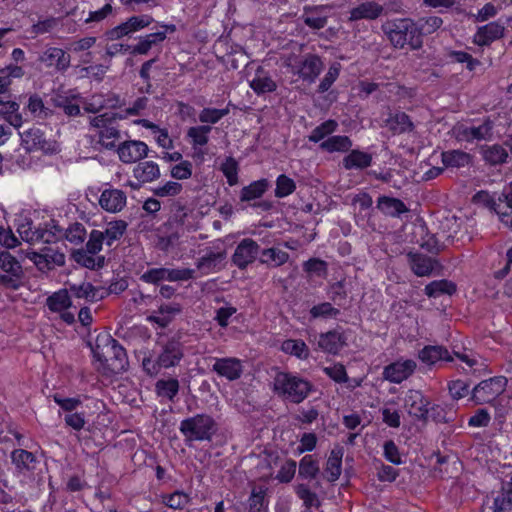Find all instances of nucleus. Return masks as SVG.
Listing matches in <instances>:
<instances>
[{
  "label": "nucleus",
  "mask_w": 512,
  "mask_h": 512,
  "mask_svg": "<svg viewBox=\"0 0 512 512\" xmlns=\"http://www.w3.org/2000/svg\"><path fill=\"white\" fill-rule=\"evenodd\" d=\"M344 451L341 446L334 447L329 454L325 466V478L329 482H335L339 479L342 472V457Z\"/></svg>",
  "instance_id": "31"
},
{
  "label": "nucleus",
  "mask_w": 512,
  "mask_h": 512,
  "mask_svg": "<svg viewBox=\"0 0 512 512\" xmlns=\"http://www.w3.org/2000/svg\"><path fill=\"white\" fill-rule=\"evenodd\" d=\"M416 366L414 360H398L386 366L383 375L386 380L399 384L414 373Z\"/></svg>",
  "instance_id": "19"
},
{
  "label": "nucleus",
  "mask_w": 512,
  "mask_h": 512,
  "mask_svg": "<svg viewBox=\"0 0 512 512\" xmlns=\"http://www.w3.org/2000/svg\"><path fill=\"white\" fill-rule=\"evenodd\" d=\"M382 30L395 48L409 44L412 49H418L422 45L418 26L410 19L388 20L382 25Z\"/></svg>",
  "instance_id": "2"
},
{
  "label": "nucleus",
  "mask_w": 512,
  "mask_h": 512,
  "mask_svg": "<svg viewBox=\"0 0 512 512\" xmlns=\"http://www.w3.org/2000/svg\"><path fill=\"white\" fill-rule=\"evenodd\" d=\"M250 87L257 95H261L274 92L277 84L270 74L263 67L259 66L255 71L253 79L250 81Z\"/></svg>",
  "instance_id": "30"
},
{
  "label": "nucleus",
  "mask_w": 512,
  "mask_h": 512,
  "mask_svg": "<svg viewBox=\"0 0 512 512\" xmlns=\"http://www.w3.org/2000/svg\"><path fill=\"white\" fill-rule=\"evenodd\" d=\"M269 187V183L266 179H260L250 183L241 189L240 199L241 201H252L263 196Z\"/></svg>",
  "instance_id": "47"
},
{
  "label": "nucleus",
  "mask_w": 512,
  "mask_h": 512,
  "mask_svg": "<svg viewBox=\"0 0 512 512\" xmlns=\"http://www.w3.org/2000/svg\"><path fill=\"white\" fill-rule=\"evenodd\" d=\"M418 358L426 365L432 366L439 361L451 362L449 351L441 345H427L418 353Z\"/></svg>",
  "instance_id": "28"
},
{
  "label": "nucleus",
  "mask_w": 512,
  "mask_h": 512,
  "mask_svg": "<svg viewBox=\"0 0 512 512\" xmlns=\"http://www.w3.org/2000/svg\"><path fill=\"white\" fill-rule=\"evenodd\" d=\"M429 405V399L418 390H409L404 399V407L407 413L422 421L428 419Z\"/></svg>",
  "instance_id": "16"
},
{
  "label": "nucleus",
  "mask_w": 512,
  "mask_h": 512,
  "mask_svg": "<svg viewBox=\"0 0 512 512\" xmlns=\"http://www.w3.org/2000/svg\"><path fill=\"white\" fill-rule=\"evenodd\" d=\"M24 272L21 263L8 251H0V285L17 290L22 283Z\"/></svg>",
  "instance_id": "7"
},
{
  "label": "nucleus",
  "mask_w": 512,
  "mask_h": 512,
  "mask_svg": "<svg viewBox=\"0 0 512 512\" xmlns=\"http://www.w3.org/2000/svg\"><path fill=\"white\" fill-rule=\"evenodd\" d=\"M160 169L154 161L140 162L133 169V176L142 183H150L160 177Z\"/></svg>",
  "instance_id": "35"
},
{
  "label": "nucleus",
  "mask_w": 512,
  "mask_h": 512,
  "mask_svg": "<svg viewBox=\"0 0 512 512\" xmlns=\"http://www.w3.org/2000/svg\"><path fill=\"white\" fill-rule=\"evenodd\" d=\"M296 189V184L293 179L282 174L277 177L275 196L278 198H284L292 194Z\"/></svg>",
  "instance_id": "59"
},
{
  "label": "nucleus",
  "mask_w": 512,
  "mask_h": 512,
  "mask_svg": "<svg viewBox=\"0 0 512 512\" xmlns=\"http://www.w3.org/2000/svg\"><path fill=\"white\" fill-rule=\"evenodd\" d=\"M116 151L121 162L131 164L147 156L148 146L139 140H128L120 143Z\"/></svg>",
  "instance_id": "17"
},
{
  "label": "nucleus",
  "mask_w": 512,
  "mask_h": 512,
  "mask_svg": "<svg viewBox=\"0 0 512 512\" xmlns=\"http://www.w3.org/2000/svg\"><path fill=\"white\" fill-rule=\"evenodd\" d=\"M386 125L394 134L409 132L414 127L410 117L404 112H397L391 115L387 119Z\"/></svg>",
  "instance_id": "43"
},
{
  "label": "nucleus",
  "mask_w": 512,
  "mask_h": 512,
  "mask_svg": "<svg viewBox=\"0 0 512 512\" xmlns=\"http://www.w3.org/2000/svg\"><path fill=\"white\" fill-rule=\"evenodd\" d=\"M127 229V223L123 220L111 221L107 224L104 231H101L105 244L112 246V244L119 240Z\"/></svg>",
  "instance_id": "50"
},
{
  "label": "nucleus",
  "mask_w": 512,
  "mask_h": 512,
  "mask_svg": "<svg viewBox=\"0 0 512 512\" xmlns=\"http://www.w3.org/2000/svg\"><path fill=\"white\" fill-rule=\"evenodd\" d=\"M282 351L294 355L300 359H305L309 355V349L304 341L297 339H288L282 343Z\"/></svg>",
  "instance_id": "53"
},
{
  "label": "nucleus",
  "mask_w": 512,
  "mask_h": 512,
  "mask_svg": "<svg viewBox=\"0 0 512 512\" xmlns=\"http://www.w3.org/2000/svg\"><path fill=\"white\" fill-rule=\"evenodd\" d=\"M230 112L229 108L217 109V108H204L199 113V121L205 124H216L223 117L228 115Z\"/></svg>",
  "instance_id": "57"
},
{
  "label": "nucleus",
  "mask_w": 512,
  "mask_h": 512,
  "mask_svg": "<svg viewBox=\"0 0 512 512\" xmlns=\"http://www.w3.org/2000/svg\"><path fill=\"white\" fill-rule=\"evenodd\" d=\"M221 171L227 178L230 186L238 183V163L233 157H228L221 165Z\"/></svg>",
  "instance_id": "62"
},
{
  "label": "nucleus",
  "mask_w": 512,
  "mask_h": 512,
  "mask_svg": "<svg viewBox=\"0 0 512 512\" xmlns=\"http://www.w3.org/2000/svg\"><path fill=\"white\" fill-rule=\"evenodd\" d=\"M317 345L323 352L336 355L346 345V338L340 330L334 329L321 333Z\"/></svg>",
  "instance_id": "25"
},
{
  "label": "nucleus",
  "mask_w": 512,
  "mask_h": 512,
  "mask_svg": "<svg viewBox=\"0 0 512 512\" xmlns=\"http://www.w3.org/2000/svg\"><path fill=\"white\" fill-rule=\"evenodd\" d=\"M161 502L170 509L182 510L191 502V497L184 491L176 490L169 494H162Z\"/></svg>",
  "instance_id": "44"
},
{
  "label": "nucleus",
  "mask_w": 512,
  "mask_h": 512,
  "mask_svg": "<svg viewBox=\"0 0 512 512\" xmlns=\"http://www.w3.org/2000/svg\"><path fill=\"white\" fill-rule=\"evenodd\" d=\"M180 312L181 306L178 303L161 304L157 310L153 311L147 317V320L164 328L168 326L174 317Z\"/></svg>",
  "instance_id": "27"
},
{
  "label": "nucleus",
  "mask_w": 512,
  "mask_h": 512,
  "mask_svg": "<svg viewBox=\"0 0 512 512\" xmlns=\"http://www.w3.org/2000/svg\"><path fill=\"white\" fill-rule=\"evenodd\" d=\"M179 381L176 378L160 379L155 384V391L159 397L173 401L179 392Z\"/></svg>",
  "instance_id": "48"
},
{
  "label": "nucleus",
  "mask_w": 512,
  "mask_h": 512,
  "mask_svg": "<svg viewBox=\"0 0 512 512\" xmlns=\"http://www.w3.org/2000/svg\"><path fill=\"white\" fill-rule=\"evenodd\" d=\"M62 233L60 239L65 237L69 242L78 244L84 241L86 231L82 224L75 223L67 230L62 229Z\"/></svg>",
  "instance_id": "64"
},
{
  "label": "nucleus",
  "mask_w": 512,
  "mask_h": 512,
  "mask_svg": "<svg viewBox=\"0 0 512 512\" xmlns=\"http://www.w3.org/2000/svg\"><path fill=\"white\" fill-rule=\"evenodd\" d=\"M407 261L410 269L418 277H428L434 273L438 274L441 269V265L436 259L419 252H409L407 254Z\"/></svg>",
  "instance_id": "14"
},
{
  "label": "nucleus",
  "mask_w": 512,
  "mask_h": 512,
  "mask_svg": "<svg viewBox=\"0 0 512 512\" xmlns=\"http://www.w3.org/2000/svg\"><path fill=\"white\" fill-rule=\"evenodd\" d=\"M441 159L445 167L461 168L470 163L471 156L461 150H451L443 152Z\"/></svg>",
  "instance_id": "46"
},
{
  "label": "nucleus",
  "mask_w": 512,
  "mask_h": 512,
  "mask_svg": "<svg viewBox=\"0 0 512 512\" xmlns=\"http://www.w3.org/2000/svg\"><path fill=\"white\" fill-rule=\"evenodd\" d=\"M260 246L256 241L250 238H245L239 242L233 254V263L240 269L246 268L249 264L254 262L259 254Z\"/></svg>",
  "instance_id": "18"
},
{
  "label": "nucleus",
  "mask_w": 512,
  "mask_h": 512,
  "mask_svg": "<svg viewBox=\"0 0 512 512\" xmlns=\"http://www.w3.org/2000/svg\"><path fill=\"white\" fill-rule=\"evenodd\" d=\"M494 122L490 118L479 121L457 123L452 135L458 142L490 141L493 138Z\"/></svg>",
  "instance_id": "4"
},
{
  "label": "nucleus",
  "mask_w": 512,
  "mask_h": 512,
  "mask_svg": "<svg viewBox=\"0 0 512 512\" xmlns=\"http://www.w3.org/2000/svg\"><path fill=\"white\" fill-rule=\"evenodd\" d=\"M212 370L219 376L225 377L230 381H234L241 377L243 366L241 360L238 358H215Z\"/></svg>",
  "instance_id": "22"
},
{
  "label": "nucleus",
  "mask_w": 512,
  "mask_h": 512,
  "mask_svg": "<svg viewBox=\"0 0 512 512\" xmlns=\"http://www.w3.org/2000/svg\"><path fill=\"white\" fill-rule=\"evenodd\" d=\"M505 26L499 21H493L479 26L473 36V43L477 46H488L504 36Z\"/></svg>",
  "instance_id": "20"
},
{
  "label": "nucleus",
  "mask_w": 512,
  "mask_h": 512,
  "mask_svg": "<svg viewBox=\"0 0 512 512\" xmlns=\"http://www.w3.org/2000/svg\"><path fill=\"white\" fill-rule=\"evenodd\" d=\"M456 292V285L452 281L442 279L427 284L424 293L429 298H438L442 295H452Z\"/></svg>",
  "instance_id": "38"
},
{
  "label": "nucleus",
  "mask_w": 512,
  "mask_h": 512,
  "mask_svg": "<svg viewBox=\"0 0 512 512\" xmlns=\"http://www.w3.org/2000/svg\"><path fill=\"white\" fill-rule=\"evenodd\" d=\"M22 146L27 151L41 150L45 153H52L56 150L55 141L46 136L44 130L33 126L19 133Z\"/></svg>",
  "instance_id": "9"
},
{
  "label": "nucleus",
  "mask_w": 512,
  "mask_h": 512,
  "mask_svg": "<svg viewBox=\"0 0 512 512\" xmlns=\"http://www.w3.org/2000/svg\"><path fill=\"white\" fill-rule=\"evenodd\" d=\"M73 260L88 269H99L105 264L104 256H97V254H91L88 250L79 249L72 253Z\"/></svg>",
  "instance_id": "37"
},
{
  "label": "nucleus",
  "mask_w": 512,
  "mask_h": 512,
  "mask_svg": "<svg viewBox=\"0 0 512 512\" xmlns=\"http://www.w3.org/2000/svg\"><path fill=\"white\" fill-rule=\"evenodd\" d=\"M227 257L226 248L221 240L213 242L212 246L203 250V255L197 260L196 267L204 274L222 269Z\"/></svg>",
  "instance_id": "8"
},
{
  "label": "nucleus",
  "mask_w": 512,
  "mask_h": 512,
  "mask_svg": "<svg viewBox=\"0 0 512 512\" xmlns=\"http://www.w3.org/2000/svg\"><path fill=\"white\" fill-rule=\"evenodd\" d=\"M20 105L15 101L0 100V115L15 128H19L23 123V117L19 113Z\"/></svg>",
  "instance_id": "41"
},
{
  "label": "nucleus",
  "mask_w": 512,
  "mask_h": 512,
  "mask_svg": "<svg viewBox=\"0 0 512 512\" xmlns=\"http://www.w3.org/2000/svg\"><path fill=\"white\" fill-rule=\"evenodd\" d=\"M12 463L19 471H29L33 468L36 461L35 455L24 449H15L11 453Z\"/></svg>",
  "instance_id": "51"
},
{
  "label": "nucleus",
  "mask_w": 512,
  "mask_h": 512,
  "mask_svg": "<svg viewBox=\"0 0 512 512\" xmlns=\"http://www.w3.org/2000/svg\"><path fill=\"white\" fill-rule=\"evenodd\" d=\"M26 108L34 117L45 118L48 116L49 110L44 106L42 98L37 94L29 96Z\"/></svg>",
  "instance_id": "58"
},
{
  "label": "nucleus",
  "mask_w": 512,
  "mask_h": 512,
  "mask_svg": "<svg viewBox=\"0 0 512 512\" xmlns=\"http://www.w3.org/2000/svg\"><path fill=\"white\" fill-rule=\"evenodd\" d=\"M47 306L52 312H62L71 307V297L68 289L54 292L47 298Z\"/></svg>",
  "instance_id": "45"
},
{
  "label": "nucleus",
  "mask_w": 512,
  "mask_h": 512,
  "mask_svg": "<svg viewBox=\"0 0 512 512\" xmlns=\"http://www.w3.org/2000/svg\"><path fill=\"white\" fill-rule=\"evenodd\" d=\"M494 512H512V488L503 487L494 499Z\"/></svg>",
  "instance_id": "55"
},
{
  "label": "nucleus",
  "mask_w": 512,
  "mask_h": 512,
  "mask_svg": "<svg viewBox=\"0 0 512 512\" xmlns=\"http://www.w3.org/2000/svg\"><path fill=\"white\" fill-rule=\"evenodd\" d=\"M38 61L45 68L56 72H65L71 63L70 55L63 49L53 46H47L38 56Z\"/></svg>",
  "instance_id": "13"
},
{
  "label": "nucleus",
  "mask_w": 512,
  "mask_h": 512,
  "mask_svg": "<svg viewBox=\"0 0 512 512\" xmlns=\"http://www.w3.org/2000/svg\"><path fill=\"white\" fill-rule=\"evenodd\" d=\"M323 62L318 55L307 54L299 62L297 73L305 81L314 82L323 69Z\"/></svg>",
  "instance_id": "26"
},
{
  "label": "nucleus",
  "mask_w": 512,
  "mask_h": 512,
  "mask_svg": "<svg viewBox=\"0 0 512 512\" xmlns=\"http://www.w3.org/2000/svg\"><path fill=\"white\" fill-rule=\"evenodd\" d=\"M288 259L289 254L278 248L272 247L262 251L261 262L273 267L285 264Z\"/></svg>",
  "instance_id": "52"
},
{
  "label": "nucleus",
  "mask_w": 512,
  "mask_h": 512,
  "mask_svg": "<svg viewBox=\"0 0 512 512\" xmlns=\"http://www.w3.org/2000/svg\"><path fill=\"white\" fill-rule=\"evenodd\" d=\"M90 124L95 129L98 143L105 149L116 148V141L120 139V130L115 113H104L90 119Z\"/></svg>",
  "instance_id": "6"
},
{
  "label": "nucleus",
  "mask_w": 512,
  "mask_h": 512,
  "mask_svg": "<svg viewBox=\"0 0 512 512\" xmlns=\"http://www.w3.org/2000/svg\"><path fill=\"white\" fill-rule=\"evenodd\" d=\"M27 258L42 272L50 271L56 266L65 264V255L51 248H45L42 252H28Z\"/></svg>",
  "instance_id": "15"
},
{
  "label": "nucleus",
  "mask_w": 512,
  "mask_h": 512,
  "mask_svg": "<svg viewBox=\"0 0 512 512\" xmlns=\"http://www.w3.org/2000/svg\"><path fill=\"white\" fill-rule=\"evenodd\" d=\"M382 12V5L374 1H366L350 10L349 20H374L377 19L382 14Z\"/></svg>",
  "instance_id": "29"
},
{
  "label": "nucleus",
  "mask_w": 512,
  "mask_h": 512,
  "mask_svg": "<svg viewBox=\"0 0 512 512\" xmlns=\"http://www.w3.org/2000/svg\"><path fill=\"white\" fill-rule=\"evenodd\" d=\"M309 313L312 319H327L337 318L340 314V310L335 308L330 302H322L320 304L314 305L310 309Z\"/></svg>",
  "instance_id": "56"
},
{
  "label": "nucleus",
  "mask_w": 512,
  "mask_h": 512,
  "mask_svg": "<svg viewBox=\"0 0 512 512\" xmlns=\"http://www.w3.org/2000/svg\"><path fill=\"white\" fill-rule=\"evenodd\" d=\"M69 293L78 299H85L89 302H96L102 299L100 289L94 287L90 282H81L79 284H69Z\"/></svg>",
  "instance_id": "34"
},
{
  "label": "nucleus",
  "mask_w": 512,
  "mask_h": 512,
  "mask_svg": "<svg viewBox=\"0 0 512 512\" xmlns=\"http://www.w3.org/2000/svg\"><path fill=\"white\" fill-rule=\"evenodd\" d=\"M92 353L106 371L118 374L126 370L128 364L126 351L110 335H99L95 346L92 348Z\"/></svg>",
  "instance_id": "1"
},
{
  "label": "nucleus",
  "mask_w": 512,
  "mask_h": 512,
  "mask_svg": "<svg viewBox=\"0 0 512 512\" xmlns=\"http://www.w3.org/2000/svg\"><path fill=\"white\" fill-rule=\"evenodd\" d=\"M505 377H493L480 382L472 391V398L478 404L489 403L506 388Z\"/></svg>",
  "instance_id": "10"
},
{
  "label": "nucleus",
  "mask_w": 512,
  "mask_h": 512,
  "mask_svg": "<svg viewBox=\"0 0 512 512\" xmlns=\"http://www.w3.org/2000/svg\"><path fill=\"white\" fill-rule=\"evenodd\" d=\"M217 430L218 425L215 419L205 413L185 418L179 425V431L186 442L211 441Z\"/></svg>",
  "instance_id": "3"
},
{
  "label": "nucleus",
  "mask_w": 512,
  "mask_h": 512,
  "mask_svg": "<svg viewBox=\"0 0 512 512\" xmlns=\"http://www.w3.org/2000/svg\"><path fill=\"white\" fill-rule=\"evenodd\" d=\"M275 389L293 403L302 402L311 391V384L290 373H278L275 377Z\"/></svg>",
  "instance_id": "5"
},
{
  "label": "nucleus",
  "mask_w": 512,
  "mask_h": 512,
  "mask_svg": "<svg viewBox=\"0 0 512 512\" xmlns=\"http://www.w3.org/2000/svg\"><path fill=\"white\" fill-rule=\"evenodd\" d=\"M320 149L329 153L348 152L352 147V141L348 136H330L320 143Z\"/></svg>",
  "instance_id": "40"
},
{
  "label": "nucleus",
  "mask_w": 512,
  "mask_h": 512,
  "mask_svg": "<svg viewBox=\"0 0 512 512\" xmlns=\"http://www.w3.org/2000/svg\"><path fill=\"white\" fill-rule=\"evenodd\" d=\"M211 130L212 127L210 125L193 126L188 129L187 137L190 139L195 156L203 158L204 152L201 150L197 151V148L203 147L208 143Z\"/></svg>",
  "instance_id": "32"
},
{
  "label": "nucleus",
  "mask_w": 512,
  "mask_h": 512,
  "mask_svg": "<svg viewBox=\"0 0 512 512\" xmlns=\"http://www.w3.org/2000/svg\"><path fill=\"white\" fill-rule=\"evenodd\" d=\"M377 208L386 216L400 217L402 214L409 212L405 203L398 199L388 196H380L377 200Z\"/></svg>",
  "instance_id": "33"
},
{
  "label": "nucleus",
  "mask_w": 512,
  "mask_h": 512,
  "mask_svg": "<svg viewBox=\"0 0 512 512\" xmlns=\"http://www.w3.org/2000/svg\"><path fill=\"white\" fill-rule=\"evenodd\" d=\"M266 489L254 487L248 499V512H261L264 507Z\"/></svg>",
  "instance_id": "60"
},
{
  "label": "nucleus",
  "mask_w": 512,
  "mask_h": 512,
  "mask_svg": "<svg viewBox=\"0 0 512 512\" xmlns=\"http://www.w3.org/2000/svg\"><path fill=\"white\" fill-rule=\"evenodd\" d=\"M340 64H332L318 86V92L324 93L330 89L340 74Z\"/></svg>",
  "instance_id": "63"
},
{
  "label": "nucleus",
  "mask_w": 512,
  "mask_h": 512,
  "mask_svg": "<svg viewBox=\"0 0 512 512\" xmlns=\"http://www.w3.org/2000/svg\"><path fill=\"white\" fill-rule=\"evenodd\" d=\"M182 344L175 339H170L164 343L159 344L157 352L156 363L158 368H170L179 364L183 358Z\"/></svg>",
  "instance_id": "12"
},
{
  "label": "nucleus",
  "mask_w": 512,
  "mask_h": 512,
  "mask_svg": "<svg viewBox=\"0 0 512 512\" xmlns=\"http://www.w3.org/2000/svg\"><path fill=\"white\" fill-rule=\"evenodd\" d=\"M334 8L332 4L305 6L303 22L312 29H322L327 25L328 17L324 13Z\"/></svg>",
  "instance_id": "24"
},
{
  "label": "nucleus",
  "mask_w": 512,
  "mask_h": 512,
  "mask_svg": "<svg viewBox=\"0 0 512 512\" xmlns=\"http://www.w3.org/2000/svg\"><path fill=\"white\" fill-rule=\"evenodd\" d=\"M338 126L337 121L333 119L326 120L311 131L308 140L314 143H321L326 140L328 136H331L337 130Z\"/></svg>",
  "instance_id": "49"
},
{
  "label": "nucleus",
  "mask_w": 512,
  "mask_h": 512,
  "mask_svg": "<svg viewBox=\"0 0 512 512\" xmlns=\"http://www.w3.org/2000/svg\"><path fill=\"white\" fill-rule=\"evenodd\" d=\"M23 67L16 64H9L0 69V94L8 91L13 79H20L24 76Z\"/></svg>",
  "instance_id": "42"
},
{
  "label": "nucleus",
  "mask_w": 512,
  "mask_h": 512,
  "mask_svg": "<svg viewBox=\"0 0 512 512\" xmlns=\"http://www.w3.org/2000/svg\"><path fill=\"white\" fill-rule=\"evenodd\" d=\"M318 462L312 455L304 456L299 462V476L305 479H314L319 473Z\"/></svg>",
  "instance_id": "54"
},
{
  "label": "nucleus",
  "mask_w": 512,
  "mask_h": 512,
  "mask_svg": "<svg viewBox=\"0 0 512 512\" xmlns=\"http://www.w3.org/2000/svg\"><path fill=\"white\" fill-rule=\"evenodd\" d=\"M480 152L485 162L490 165L503 164L508 158L506 149L500 144L484 145Z\"/></svg>",
  "instance_id": "39"
},
{
  "label": "nucleus",
  "mask_w": 512,
  "mask_h": 512,
  "mask_svg": "<svg viewBox=\"0 0 512 512\" xmlns=\"http://www.w3.org/2000/svg\"><path fill=\"white\" fill-rule=\"evenodd\" d=\"M127 202L126 193L120 189L107 188L99 197L100 207L109 213H118L124 209Z\"/></svg>",
  "instance_id": "21"
},
{
  "label": "nucleus",
  "mask_w": 512,
  "mask_h": 512,
  "mask_svg": "<svg viewBox=\"0 0 512 512\" xmlns=\"http://www.w3.org/2000/svg\"><path fill=\"white\" fill-rule=\"evenodd\" d=\"M342 162L346 170H362L371 165L372 155L360 150H351L350 153L343 158Z\"/></svg>",
  "instance_id": "36"
},
{
  "label": "nucleus",
  "mask_w": 512,
  "mask_h": 512,
  "mask_svg": "<svg viewBox=\"0 0 512 512\" xmlns=\"http://www.w3.org/2000/svg\"><path fill=\"white\" fill-rule=\"evenodd\" d=\"M492 207L501 222L512 227V182L503 189Z\"/></svg>",
  "instance_id": "23"
},
{
  "label": "nucleus",
  "mask_w": 512,
  "mask_h": 512,
  "mask_svg": "<svg viewBox=\"0 0 512 512\" xmlns=\"http://www.w3.org/2000/svg\"><path fill=\"white\" fill-rule=\"evenodd\" d=\"M21 238L29 243L43 242L52 243L56 242L62 236V228L53 225L51 229L32 228L31 223L22 224L18 228Z\"/></svg>",
  "instance_id": "11"
},
{
  "label": "nucleus",
  "mask_w": 512,
  "mask_h": 512,
  "mask_svg": "<svg viewBox=\"0 0 512 512\" xmlns=\"http://www.w3.org/2000/svg\"><path fill=\"white\" fill-rule=\"evenodd\" d=\"M295 491L297 496L303 501L306 508L318 507L320 505L317 494L311 491L307 485L299 484Z\"/></svg>",
  "instance_id": "61"
}]
</instances>
